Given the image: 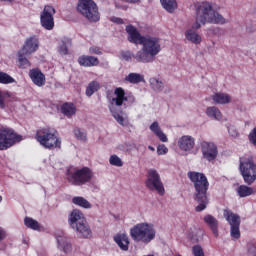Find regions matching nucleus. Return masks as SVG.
<instances>
[{"mask_svg":"<svg viewBox=\"0 0 256 256\" xmlns=\"http://www.w3.org/2000/svg\"><path fill=\"white\" fill-rule=\"evenodd\" d=\"M196 20L190 28H188L184 35L186 41L193 43V45H201L203 38L197 33L201 25H225L227 20L221 15L213 4L209 2H200L195 6Z\"/></svg>","mask_w":256,"mask_h":256,"instance_id":"obj_1","label":"nucleus"},{"mask_svg":"<svg viewBox=\"0 0 256 256\" xmlns=\"http://www.w3.org/2000/svg\"><path fill=\"white\" fill-rule=\"evenodd\" d=\"M187 177L194 185V199L198 203V206L195 208L196 211L198 213L205 211L207 205H209V197L207 196V191H209V180L207 179V176L202 172L190 171L187 173Z\"/></svg>","mask_w":256,"mask_h":256,"instance_id":"obj_2","label":"nucleus"},{"mask_svg":"<svg viewBox=\"0 0 256 256\" xmlns=\"http://www.w3.org/2000/svg\"><path fill=\"white\" fill-rule=\"evenodd\" d=\"M67 180L71 185H86V183H91L95 174L93 170L89 167H71L68 169L66 174Z\"/></svg>","mask_w":256,"mask_h":256,"instance_id":"obj_3","label":"nucleus"},{"mask_svg":"<svg viewBox=\"0 0 256 256\" xmlns=\"http://www.w3.org/2000/svg\"><path fill=\"white\" fill-rule=\"evenodd\" d=\"M36 139L45 149H57V147H61V140L57 136V130L51 127H44L38 130Z\"/></svg>","mask_w":256,"mask_h":256,"instance_id":"obj_4","label":"nucleus"},{"mask_svg":"<svg viewBox=\"0 0 256 256\" xmlns=\"http://www.w3.org/2000/svg\"><path fill=\"white\" fill-rule=\"evenodd\" d=\"M130 235L137 243H151L155 239V227L153 224L140 223L131 228Z\"/></svg>","mask_w":256,"mask_h":256,"instance_id":"obj_5","label":"nucleus"},{"mask_svg":"<svg viewBox=\"0 0 256 256\" xmlns=\"http://www.w3.org/2000/svg\"><path fill=\"white\" fill-rule=\"evenodd\" d=\"M240 175H242L246 185H253L256 181V163L251 156H244L240 158L239 164Z\"/></svg>","mask_w":256,"mask_h":256,"instance_id":"obj_6","label":"nucleus"},{"mask_svg":"<svg viewBox=\"0 0 256 256\" xmlns=\"http://www.w3.org/2000/svg\"><path fill=\"white\" fill-rule=\"evenodd\" d=\"M77 11L91 23H97L101 19L99 8L93 0H78Z\"/></svg>","mask_w":256,"mask_h":256,"instance_id":"obj_7","label":"nucleus"},{"mask_svg":"<svg viewBox=\"0 0 256 256\" xmlns=\"http://www.w3.org/2000/svg\"><path fill=\"white\" fill-rule=\"evenodd\" d=\"M23 141V136L15 133V130L7 127H0V151H7L15 143Z\"/></svg>","mask_w":256,"mask_h":256,"instance_id":"obj_8","label":"nucleus"},{"mask_svg":"<svg viewBox=\"0 0 256 256\" xmlns=\"http://www.w3.org/2000/svg\"><path fill=\"white\" fill-rule=\"evenodd\" d=\"M145 185L150 191H157L160 195H165V187L161 181V175L155 169H149Z\"/></svg>","mask_w":256,"mask_h":256,"instance_id":"obj_9","label":"nucleus"},{"mask_svg":"<svg viewBox=\"0 0 256 256\" xmlns=\"http://www.w3.org/2000/svg\"><path fill=\"white\" fill-rule=\"evenodd\" d=\"M57 11L51 5L44 6V9L40 13V25L46 29V31H53L55 29V19L53 15H55Z\"/></svg>","mask_w":256,"mask_h":256,"instance_id":"obj_10","label":"nucleus"},{"mask_svg":"<svg viewBox=\"0 0 256 256\" xmlns=\"http://www.w3.org/2000/svg\"><path fill=\"white\" fill-rule=\"evenodd\" d=\"M202 156L209 163L215 161L217 159V155H219V150L217 149V144L208 141H202L200 144Z\"/></svg>","mask_w":256,"mask_h":256,"instance_id":"obj_11","label":"nucleus"},{"mask_svg":"<svg viewBox=\"0 0 256 256\" xmlns=\"http://www.w3.org/2000/svg\"><path fill=\"white\" fill-rule=\"evenodd\" d=\"M125 102L129 105H133V103H135V96L131 94L125 95V90L123 88H116L114 90V97L111 100V104L116 105V107H121Z\"/></svg>","mask_w":256,"mask_h":256,"instance_id":"obj_12","label":"nucleus"},{"mask_svg":"<svg viewBox=\"0 0 256 256\" xmlns=\"http://www.w3.org/2000/svg\"><path fill=\"white\" fill-rule=\"evenodd\" d=\"M140 45H142L154 59L161 53V44L159 43V39L155 37H145Z\"/></svg>","mask_w":256,"mask_h":256,"instance_id":"obj_13","label":"nucleus"},{"mask_svg":"<svg viewBox=\"0 0 256 256\" xmlns=\"http://www.w3.org/2000/svg\"><path fill=\"white\" fill-rule=\"evenodd\" d=\"M56 245L59 251L62 253H71L73 251V243L71 242V238L67 236L64 232H60L56 234Z\"/></svg>","mask_w":256,"mask_h":256,"instance_id":"obj_14","label":"nucleus"},{"mask_svg":"<svg viewBox=\"0 0 256 256\" xmlns=\"http://www.w3.org/2000/svg\"><path fill=\"white\" fill-rule=\"evenodd\" d=\"M178 148L184 153H193L195 149V138L191 135H183L178 139Z\"/></svg>","mask_w":256,"mask_h":256,"instance_id":"obj_15","label":"nucleus"},{"mask_svg":"<svg viewBox=\"0 0 256 256\" xmlns=\"http://www.w3.org/2000/svg\"><path fill=\"white\" fill-rule=\"evenodd\" d=\"M38 50L39 37L35 35L27 38L22 49H20V51L23 52L25 55H33V53L37 52Z\"/></svg>","mask_w":256,"mask_h":256,"instance_id":"obj_16","label":"nucleus"},{"mask_svg":"<svg viewBox=\"0 0 256 256\" xmlns=\"http://www.w3.org/2000/svg\"><path fill=\"white\" fill-rule=\"evenodd\" d=\"M126 33L128 34V41L134 43V45H141L142 41L145 39L133 25L126 26Z\"/></svg>","mask_w":256,"mask_h":256,"instance_id":"obj_17","label":"nucleus"},{"mask_svg":"<svg viewBox=\"0 0 256 256\" xmlns=\"http://www.w3.org/2000/svg\"><path fill=\"white\" fill-rule=\"evenodd\" d=\"M72 229L76 231L80 239H91V237H93V232L91 231V227L87 223V220L85 222H82V224H78Z\"/></svg>","mask_w":256,"mask_h":256,"instance_id":"obj_18","label":"nucleus"},{"mask_svg":"<svg viewBox=\"0 0 256 256\" xmlns=\"http://www.w3.org/2000/svg\"><path fill=\"white\" fill-rule=\"evenodd\" d=\"M29 77L37 87H43L46 83L45 74L39 68H34L29 71Z\"/></svg>","mask_w":256,"mask_h":256,"instance_id":"obj_19","label":"nucleus"},{"mask_svg":"<svg viewBox=\"0 0 256 256\" xmlns=\"http://www.w3.org/2000/svg\"><path fill=\"white\" fill-rule=\"evenodd\" d=\"M68 221L71 229H74L78 225H81L82 223H84L86 220H85V215H83V212L75 209L71 212Z\"/></svg>","mask_w":256,"mask_h":256,"instance_id":"obj_20","label":"nucleus"},{"mask_svg":"<svg viewBox=\"0 0 256 256\" xmlns=\"http://www.w3.org/2000/svg\"><path fill=\"white\" fill-rule=\"evenodd\" d=\"M134 59L137 63H153V61H155V58L144 48V46H142V49L134 55Z\"/></svg>","mask_w":256,"mask_h":256,"instance_id":"obj_21","label":"nucleus"},{"mask_svg":"<svg viewBox=\"0 0 256 256\" xmlns=\"http://www.w3.org/2000/svg\"><path fill=\"white\" fill-rule=\"evenodd\" d=\"M223 216L226 221L229 223L230 227H240L241 225V217L235 213H233L229 209H225L223 211Z\"/></svg>","mask_w":256,"mask_h":256,"instance_id":"obj_22","label":"nucleus"},{"mask_svg":"<svg viewBox=\"0 0 256 256\" xmlns=\"http://www.w3.org/2000/svg\"><path fill=\"white\" fill-rule=\"evenodd\" d=\"M212 101L216 105H229L233 101V97L225 92H217L212 96Z\"/></svg>","mask_w":256,"mask_h":256,"instance_id":"obj_23","label":"nucleus"},{"mask_svg":"<svg viewBox=\"0 0 256 256\" xmlns=\"http://www.w3.org/2000/svg\"><path fill=\"white\" fill-rule=\"evenodd\" d=\"M204 223L210 227L213 235L215 237H219V221L216 220V218L210 214L206 215L204 217Z\"/></svg>","mask_w":256,"mask_h":256,"instance_id":"obj_24","label":"nucleus"},{"mask_svg":"<svg viewBox=\"0 0 256 256\" xmlns=\"http://www.w3.org/2000/svg\"><path fill=\"white\" fill-rule=\"evenodd\" d=\"M114 241L122 249V251L129 250V236L125 233H118L114 236Z\"/></svg>","mask_w":256,"mask_h":256,"instance_id":"obj_25","label":"nucleus"},{"mask_svg":"<svg viewBox=\"0 0 256 256\" xmlns=\"http://www.w3.org/2000/svg\"><path fill=\"white\" fill-rule=\"evenodd\" d=\"M78 63L81 67H97L99 65V59L94 56L82 55L78 58Z\"/></svg>","mask_w":256,"mask_h":256,"instance_id":"obj_26","label":"nucleus"},{"mask_svg":"<svg viewBox=\"0 0 256 256\" xmlns=\"http://www.w3.org/2000/svg\"><path fill=\"white\" fill-rule=\"evenodd\" d=\"M150 131L154 133L156 137L162 142V143H167L169 141V138H167V134L163 133V130H161V126H159V122L155 121L153 122L150 127Z\"/></svg>","mask_w":256,"mask_h":256,"instance_id":"obj_27","label":"nucleus"},{"mask_svg":"<svg viewBox=\"0 0 256 256\" xmlns=\"http://www.w3.org/2000/svg\"><path fill=\"white\" fill-rule=\"evenodd\" d=\"M206 115L209 119H214L215 121H221L223 119V113L216 106H209L206 108Z\"/></svg>","mask_w":256,"mask_h":256,"instance_id":"obj_28","label":"nucleus"},{"mask_svg":"<svg viewBox=\"0 0 256 256\" xmlns=\"http://www.w3.org/2000/svg\"><path fill=\"white\" fill-rule=\"evenodd\" d=\"M70 45H71V38L63 37L59 42L58 53L60 55H68Z\"/></svg>","mask_w":256,"mask_h":256,"instance_id":"obj_29","label":"nucleus"},{"mask_svg":"<svg viewBox=\"0 0 256 256\" xmlns=\"http://www.w3.org/2000/svg\"><path fill=\"white\" fill-rule=\"evenodd\" d=\"M61 113L66 117L71 118L77 113V108L73 103H64L61 106Z\"/></svg>","mask_w":256,"mask_h":256,"instance_id":"obj_30","label":"nucleus"},{"mask_svg":"<svg viewBox=\"0 0 256 256\" xmlns=\"http://www.w3.org/2000/svg\"><path fill=\"white\" fill-rule=\"evenodd\" d=\"M236 193L241 198H245V197H251V195L255 193V190L252 187H249L243 184L238 186V188L236 189Z\"/></svg>","mask_w":256,"mask_h":256,"instance_id":"obj_31","label":"nucleus"},{"mask_svg":"<svg viewBox=\"0 0 256 256\" xmlns=\"http://www.w3.org/2000/svg\"><path fill=\"white\" fill-rule=\"evenodd\" d=\"M72 203L74 205H77L78 207H82V209H92L93 204L89 202L87 199H85L82 196H75L72 198Z\"/></svg>","mask_w":256,"mask_h":256,"instance_id":"obj_32","label":"nucleus"},{"mask_svg":"<svg viewBox=\"0 0 256 256\" xmlns=\"http://www.w3.org/2000/svg\"><path fill=\"white\" fill-rule=\"evenodd\" d=\"M150 88L152 91H155L156 93H161L163 89H165V85L163 84V81L159 78L152 77L149 79Z\"/></svg>","mask_w":256,"mask_h":256,"instance_id":"obj_33","label":"nucleus"},{"mask_svg":"<svg viewBox=\"0 0 256 256\" xmlns=\"http://www.w3.org/2000/svg\"><path fill=\"white\" fill-rule=\"evenodd\" d=\"M145 77L139 73H130L125 77V81L132 83V85H137V83H142Z\"/></svg>","mask_w":256,"mask_h":256,"instance_id":"obj_34","label":"nucleus"},{"mask_svg":"<svg viewBox=\"0 0 256 256\" xmlns=\"http://www.w3.org/2000/svg\"><path fill=\"white\" fill-rule=\"evenodd\" d=\"M160 3L168 13H173L177 9V0H160Z\"/></svg>","mask_w":256,"mask_h":256,"instance_id":"obj_35","label":"nucleus"},{"mask_svg":"<svg viewBox=\"0 0 256 256\" xmlns=\"http://www.w3.org/2000/svg\"><path fill=\"white\" fill-rule=\"evenodd\" d=\"M27 54L25 52H21V50L18 51V63L20 69H27L31 67V62L25 57Z\"/></svg>","mask_w":256,"mask_h":256,"instance_id":"obj_36","label":"nucleus"},{"mask_svg":"<svg viewBox=\"0 0 256 256\" xmlns=\"http://www.w3.org/2000/svg\"><path fill=\"white\" fill-rule=\"evenodd\" d=\"M112 116L114 117L115 121L119 123L122 127H125L127 125V118L123 117V112H117L115 109L111 108L110 109Z\"/></svg>","mask_w":256,"mask_h":256,"instance_id":"obj_37","label":"nucleus"},{"mask_svg":"<svg viewBox=\"0 0 256 256\" xmlns=\"http://www.w3.org/2000/svg\"><path fill=\"white\" fill-rule=\"evenodd\" d=\"M24 225L29 229H33V231H39L41 229V225L39 224V222L30 217H26L24 219Z\"/></svg>","mask_w":256,"mask_h":256,"instance_id":"obj_38","label":"nucleus"},{"mask_svg":"<svg viewBox=\"0 0 256 256\" xmlns=\"http://www.w3.org/2000/svg\"><path fill=\"white\" fill-rule=\"evenodd\" d=\"M99 82L97 81H92L88 84L86 88V95L87 97H91L94 93H97L99 91Z\"/></svg>","mask_w":256,"mask_h":256,"instance_id":"obj_39","label":"nucleus"},{"mask_svg":"<svg viewBox=\"0 0 256 256\" xmlns=\"http://www.w3.org/2000/svg\"><path fill=\"white\" fill-rule=\"evenodd\" d=\"M11 83H16L14 78L5 72H0V84L1 85H11Z\"/></svg>","mask_w":256,"mask_h":256,"instance_id":"obj_40","label":"nucleus"},{"mask_svg":"<svg viewBox=\"0 0 256 256\" xmlns=\"http://www.w3.org/2000/svg\"><path fill=\"white\" fill-rule=\"evenodd\" d=\"M74 136L78 141L85 142L87 141V132L81 128H75L74 129Z\"/></svg>","mask_w":256,"mask_h":256,"instance_id":"obj_41","label":"nucleus"},{"mask_svg":"<svg viewBox=\"0 0 256 256\" xmlns=\"http://www.w3.org/2000/svg\"><path fill=\"white\" fill-rule=\"evenodd\" d=\"M109 163L114 167H123V160H121L119 156L115 154L110 156Z\"/></svg>","mask_w":256,"mask_h":256,"instance_id":"obj_42","label":"nucleus"},{"mask_svg":"<svg viewBox=\"0 0 256 256\" xmlns=\"http://www.w3.org/2000/svg\"><path fill=\"white\" fill-rule=\"evenodd\" d=\"M192 254L194 256H205V250H203V247H201V245L196 244L192 247Z\"/></svg>","mask_w":256,"mask_h":256,"instance_id":"obj_43","label":"nucleus"},{"mask_svg":"<svg viewBox=\"0 0 256 256\" xmlns=\"http://www.w3.org/2000/svg\"><path fill=\"white\" fill-rule=\"evenodd\" d=\"M230 228L231 238L239 239L241 237V231L239 230V226H231Z\"/></svg>","mask_w":256,"mask_h":256,"instance_id":"obj_44","label":"nucleus"},{"mask_svg":"<svg viewBox=\"0 0 256 256\" xmlns=\"http://www.w3.org/2000/svg\"><path fill=\"white\" fill-rule=\"evenodd\" d=\"M122 59L124 61H131V59H135V54H133L131 51H125L121 53Z\"/></svg>","mask_w":256,"mask_h":256,"instance_id":"obj_45","label":"nucleus"},{"mask_svg":"<svg viewBox=\"0 0 256 256\" xmlns=\"http://www.w3.org/2000/svg\"><path fill=\"white\" fill-rule=\"evenodd\" d=\"M5 97H12V94L7 92L6 94H3L2 91H0V108L5 109Z\"/></svg>","mask_w":256,"mask_h":256,"instance_id":"obj_46","label":"nucleus"},{"mask_svg":"<svg viewBox=\"0 0 256 256\" xmlns=\"http://www.w3.org/2000/svg\"><path fill=\"white\" fill-rule=\"evenodd\" d=\"M247 253H248V256H256L255 244L251 242L247 244Z\"/></svg>","mask_w":256,"mask_h":256,"instance_id":"obj_47","label":"nucleus"},{"mask_svg":"<svg viewBox=\"0 0 256 256\" xmlns=\"http://www.w3.org/2000/svg\"><path fill=\"white\" fill-rule=\"evenodd\" d=\"M228 133L234 139H237V137H239V131H237V128H235L234 126H228Z\"/></svg>","mask_w":256,"mask_h":256,"instance_id":"obj_48","label":"nucleus"},{"mask_svg":"<svg viewBox=\"0 0 256 256\" xmlns=\"http://www.w3.org/2000/svg\"><path fill=\"white\" fill-rule=\"evenodd\" d=\"M248 139L256 147V127L249 133Z\"/></svg>","mask_w":256,"mask_h":256,"instance_id":"obj_49","label":"nucleus"},{"mask_svg":"<svg viewBox=\"0 0 256 256\" xmlns=\"http://www.w3.org/2000/svg\"><path fill=\"white\" fill-rule=\"evenodd\" d=\"M168 152H169V149L164 144L158 145L157 147L158 155H167Z\"/></svg>","mask_w":256,"mask_h":256,"instance_id":"obj_50","label":"nucleus"},{"mask_svg":"<svg viewBox=\"0 0 256 256\" xmlns=\"http://www.w3.org/2000/svg\"><path fill=\"white\" fill-rule=\"evenodd\" d=\"M89 53H91V55H101V48H99V47H91L89 49Z\"/></svg>","mask_w":256,"mask_h":256,"instance_id":"obj_51","label":"nucleus"},{"mask_svg":"<svg viewBox=\"0 0 256 256\" xmlns=\"http://www.w3.org/2000/svg\"><path fill=\"white\" fill-rule=\"evenodd\" d=\"M110 21H112V23H116L117 25H123V19L119 18V17H111Z\"/></svg>","mask_w":256,"mask_h":256,"instance_id":"obj_52","label":"nucleus"},{"mask_svg":"<svg viewBox=\"0 0 256 256\" xmlns=\"http://www.w3.org/2000/svg\"><path fill=\"white\" fill-rule=\"evenodd\" d=\"M7 237V232H5V230L0 227V241L5 240V238Z\"/></svg>","mask_w":256,"mask_h":256,"instance_id":"obj_53","label":"nucleus"},{"mask_svg":"<svg viewBox=\"0 0 256 256\" xmlns=\"http://www.w3.org/2000/svg\"><path fill=\"white\" fill-rule=\"evenodd\" d=\"M128 3H137L139 0H126Z\"/></svg>","mask_w":256,"mask_h":256,"instance_id":"obj_54","label":"nucleus"},{"mask_svg":"<svg viewBox=\"0 0 256 256\" xmlns=\"http://www.w3.org/2000/svg\"><path fill=\"white\" fill-rule=\"evenodd\" d=\"M0 1H6L8 3H15V0H0Z\"/></svg>","mask_w":256,"mask_h":256,"instance_id":"obj_55","label":"nucleus"},{"mask_svg":"<svg viewBox=\"0 0 256 256\" xmlns=\"http://www.w3.org/2000/svg\"><path fill=\"white\" fill-rule=\"evenodd\" d=\"M148 149H149L150 151H155V148H154L153 146H148Z\"/></svg>","mask_w":256,"mask_h":256,"instance_id":"obj_56","label":"nucleus"},{"mask_svg":"<svg viewBox=\"0 0 256 256\" xmlns=\"http://www.w3.org/2000/svg\"><path fill=\"white\" fill-rule=\"evenodd\" d=\"M1 201H3V197L0 196V203H1Z\"/></svg>","mask_w":256,"mask_h":256,"instance_id":"obj_57","label":"nucleus"}]
</instances>
